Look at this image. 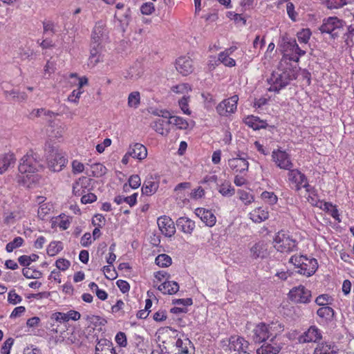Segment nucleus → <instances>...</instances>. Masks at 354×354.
Returning a JSON list of instances; mask_svg holds the SVG:
<instances>
[{
  "label": "nucleus",
  "mask_w": 354,
  "mask_h": 354,
  "mask_svg": "<svg viewBox=\"0 0 354 354\" xmlns=\"http://www.w3.org/2000/svg\"><path fill=\"white\" fill-rule=\"evenodd\" d=\"M23 275L27 279H39L41 276V272L29 268L22 270Z\"/></svg>",
  "instance_id": "obj_53"
},
{
  "label": "nucleus",
  "mask_w": 354,
  "mask_h": 354,
  "mask_svg": "<svg viewBox=\"0 0 354 354\" xmlns=\"http://www.w3.org/2000/svg\"><path fill=\"white\" fill-rule=\"evenodd\" d=\"M15 161V155L12 153L1 155L0 156V174L5 173L10 167H13Z\"/></svg>",
  "instance_id": "obj_28"
},
{
  "label": "nucleus",
  "mask_w": 354,
  "mask_h": 354,
  "mask_svg": "<svg viewBox=\"0 0 354 354\" xmlns=\"http://www.w3.org/2000/svg\"><path fill=\"white\" fill-rule=\"evenodd\" d=\"M48 167L54 172L63 169L68 162V158L62 151L52 149L46 158Z\"/></svg>",
  "instance_id": "obj_8"
},
{
  "label": "nucleus",
  "mask_w": 354,
  "mask_h": 354,
  "mask_svg": "<svg viewBox=\"0 0 354 354\" xmlns=\"http://www.w3.org/2000/svg\"><path fill=\"white\" fill-rule=\"evenodd\" d=\"M272 160L281 169L290 170L294 167L290 155L281 149H274L272 152Z\"/></svg>",
  "instance_id": "obj_10"
},
{
  "label": "nucleus",
  "mask_w": 354,
  "mask_h": 354,
  "mask_svg": "<svg viewBox=\"0 0 354 354\" xmlns=\"http://www.w3.org/2000/svg\"><path fill=\"white\" fill-rule=\"evenodd\" d=\"M317 315L326 321H331L334 317L335 311L329 306H322L317 310Z\"/></svg>",
  "instance_id": "obj_38"
},
{
  "label": "nucleus",
  "mask_w": 354,
  "mask_h": 354,
  "mask_svg": "<svg viewBox=\"0 0 354 354\" xmlns=\"http://www.w3.org/2000/svg\"><path fill=\"white\" fill-rule=\"evenodd\" d=\"M331 297L327 294H324L318 296L315 299V303L322 306H326L328 304H330L332 301Z\"/></svg>",
  "instance_id": "obj_55"
},
{
  "label": "nucleus",
  "mask_w": 354,
  "mask_h": 354,
  "mask_svg": "<svg viewBox=\"0 0 354 354\" xmlns=\"http://www.w3.org/2000/svg\"><path fill=\"white\" fill-rule=\"evenodd\" d=\"M338 349L332 343L324 342L317 345L313 354H337Z\"/></svg>",
  "instance_id": "obj_30"
},
{
  "label": "nucleus",
  "mask_w": 354,
  "mask_h": 354,
  "mask_svg": "<svg viewBox=\"0 0 354 354\" xmlns=\"http://www.w3.org/2000/svg\"><path fill=\"white\" fill-rule=\"evenodd\" d=\"M53 209V205L49 203L41 204L38 209V216L41 220H45L46 216L49 214Z\"/></svg>",
  "instance_id": "obj_48"
},
{
  "label": "nucleus",
  "mask_w": 354,
  "mask_h": 354,
  "mask_svg": "<svg viewBox=\"0 0 354 354\" xmlns=\"http://www.w3.org/2000/svg\"><path fill=\"white\" fill-rule=\"evenodd\" d=\"M95 354H118L112 342L106 339H100L97 341Z\"/></svg>",
  "instance_id": "obj_22"
},
{
  "label": "nucleus",
  "mask_w": 354,
  "mask_h": 354,
  "mask_svg": "<svg viewBox=\"0 0 354 354\" xmlns=\"http://www.w3.org/2000/svg\"><path fill=\"white\" fill-rule=\"evenodd\" d=\"M91 174L86 173L88 176H92L93 177H101L104 176L106 171L107 169L105 166H104L101 163H95L91 165Z\"/></svg>",
  "instance_id": "obj_37"
},
{
  "label": "nucleus",
  "mask_w": 354,
  "mask_h": 354,
  "mask_svg": "<svg viewBox=\"0 0 354 354\" xmlns=\"http://www.w3.org/2000/svg\"><path fill=\"white\" fill-rule=\"evenodd\" d=\"M194 347L188 338H178L175 343L174 354H194Z\"/></svg>",
  "instance_id": "obj_17"
},
{
  "label": "nucleus",
  "mask_w": 354,
  "mask_h": 354,
  "mask_svg": "<svg viewBox=\"0 0 354 354\" xmlns=\"http://www.w3.org/2000/svg\"><path fill=\"white\" fill-rule=\"evenodd\" d=\"M284 346L282 339L278 337H272L263 342L257 349V354H279Z\"/></svg>",
  "instance_id": "obj_12"
},
{
  "label": "nucleus",
  "mask_w": 354,
  "mask_h": 354,
  "mask_svg": "<svg viewBox=\"0 0 354 354\" xmlns=\"http://www.w3.org/2000/svg\"><path fill=\"white\" fill-rule=\"evenodd\" d=\"M274 247L281 252L290 253L297 250V241L292 239L288 232L281 230L274 239Z\"/></svg>",
  "instance_id": "obj_7"
},
{
  "label": "nucleus",
  "mask_w": 354,
  "mask_h": 354,
  "mask_svg": "<svg viewBox=\"0 0 354 354\" xmlns=\"http://www.w3.org/2000/svg\"><path fill=\"white\" fill-rule=\"evenodd\" d=\"M346 26L345 22L337 17H329L323 20L319 28L322 33L329 34L333 39L339 37Z\"/></svg>",
  "instance_id": "obj_5"
},
{
  "label": "nucleus",
  "mask_w": 354,
  "mask_h": 354,
  "mask_svg": "<svg viewBox=\"0 0 354 354\" xmlns=\"http://www.w3.org/2000/svg\"><path fill=\"white\" fill-rule=\"evenodd\" d=\"M115 340L120 347H126L127 346V336L123 332H118L115 337Z\"/></svg>",
  "instance_id": "obj_58"
},
{
  "label": "nucleus",
  "mask_w": 354,
  "mask_h": 354,
  "mask_svg": "<svg viewBox=\"0 0 354 354\" xmlns=\"http://www.w3.org/2000/svg\"><path fill=\"white\" fill-rule=\"evenodd\" d=\"M104 33V27L102 24L97 23L93 28L92 32V44H96L97 46H100V39L103 37Z\"/></svg>",
  "instance_id": "obj_36"
},
{
  "label": "nucleus",
  "mask_w": 354,
  "mask_h": 354,
  "mask_svg": "<svg viewBox=\"0 0 354 354\" xmlns=\"http://www.w3.org/2000/svg\"><path fill=\"white\" fill-rule=\"evenodd\" d=\"M102 61V59L100 46H97L96 44H92L88 58V65L94 67L97 63Z\"/></svg>",
  "instance_id": "obj_33"
},
{
  "label": "nucleus",
  "mask_w": 354,
  "mask_h": 354,
  "mask_svg": "<svg viewBox=\"0 0 354 354\" xmlns=\"http://www.w3.org/2000/svg\"><path fill=\"white\" fill-rule=\"evenodd\" d=\"M322 338V333L320 329L316 326H311L299 337L300 343L317 342Z\"/></svg>",
  "instance_id": "obj_16"
},
{
  "label": "nucleus",
  "mask_w": 354,
  "mask_h": 354,
  "mask_svg": "<svg viewBox=\"0 0 354 354\" xmlns=\"http://www.w3.org/2000/svg\"><path fill=\"white\" fill-rule=\"evenodd\" d=\"M176 225L183 233L191 234L195 228V223L187 217H180L176 221Z\"/></svg>",
  "instance_id": "obj_25"
},
{
  "label": "nucleus",
  "mask_w": 354,
  "mask_h": 354,
  "mask_svg": "<svg viewBox=\"0 0 354 354\" xmlns=\"http://www.w3.org/2000/svg\"><path fill=\"white\" fill-rule=\"evenodd\" d=\"M44 34H49L50 35H54L57 30L55 28V24L50 20H44L42 22Z\"/></svg>",
  "instance_id": "obj_50"
},
{
  "label": "nucleus",
  "mask_w": 354,
  "mask_h": 354,
  "mask_svg": "<svg viewBox=\"0 0 354 354\" xmlns=\"http://www.w3.org/2000/svg\"><path fill=\"white\" fill-rule=\"evenodd\" d=\"M41 165L37 160L36 154L30 151L21 158L19 171L21 174H27L26 176L28 177L29 174L38 171Z\"/></svg>",
  "instance_id": "obj_9"
},
{
  "label": "nucleus",
  "mask_w": 354,
  "mask_h": 354,
  "mask_svg": "<svg viewBox=\"0 0 354 354\" xmlns=\"http://www.w3.org/2000/svg\"><path fill=\"white\" fill-rule=\"evenodd\" d=\"M63 249L62 243L60 241H53L47 248V254L53 257L58 254Z\"/></svg>",
  "instance_id": "obj_43"
},
{
  "label": "nucleus",
  "mask_w": 354,
  "mask_h": 354,
  "mask_svg": "<svg viewBox=\"0 0 354 354\" xmlns=\"http://www.w3.org/2000/svg\"><path fill=\"white\" fill-rule=\"evenodd\" d=\"M244 122L254 130L265 129L267 127V123L265 121L261 120L259 117L254 115L247 116L244 120Z\"/></svg>",
  "instance_id": "obj_31"
},
{
  "label": "nucleus",
  "mask_w": 354,
  "mask_h": 354,
  "mask_svg": "<svg viewBox=\"0 0 354 354\" xmlns=\"http://www.w3.org/2000/svg\"><path fill=\"white\" fill-rule=\"evenodd\" d=\"M158 226L162 234L165 236L171 237L176 232L174 222L167 216H162L158 218Z\"/></svg>",
  "instance_id": "obj_14"
},
{
  "label": "nucleus",
  "mask_w": 354,
  "mask_h": 354,
  "mask_svg": "<svg viewBox=\"0 0 354 354\" xmlns=\"http://www.w3.org/2000/svg\"><path fill=\"white\" fill-rule=\"evenodd\" d=\"M236 49V46H232L218 54V60L225 66L232 67L236 65V62L230 55Z\"/></svg>",
  "instance_id": "obj_27"
},
{
  "label": "nucleus",
  "mask_w": 354,
  "mask_h": 354,
  "mask_svg": "<svg viewBox=\"0 0 354 354\" xmlns=\"http://www.w3.org/2000/svg\"><path fill=\"white\" fill-rule=\"evenodd\" d=\"M218 192L223 196L230 197L235 194V189L229 181L223 182L218 189Z\"/></svg>",
  "instance_id": "obj_39"
},
{
  "label": "nucleus",
  "mask_w": 354,
  "mask_h": 354,
  "mask_svg": "<svg viewBox=\"0 0 354 354\" xmlns=\"http://www.w3.org/2000/svg\"><path fill=\"white\" fill-rule=\"evenodd\" d=\"M155 10L154 4L152 2H147L143 3L140 7V11L142 15H149Z\"/></svg>",
  "instance_id": "obj_56"
},
{
  "label": "nucleus",
  "mask_w": 354,
  "mask_h": 354,
  "mask_svg": "<svg viewBox=\"0 0 354 354\" xmlns=\"http://www.w3.org/2000/svg\"><path fill=\"white\" fill-rule=\"evenodd\" d=\"M54 223L55 225H57L60 229L63 230L68 229L70 226V221L65 216H59V218H57Z\"/></svg>",
  "instance_id": "obj_57"
},
{
  "label": "nucleus",
  "mask_w": 354,
  "mask_h": 354,
  "mask_svg": "<svg viewBox=\"0 0 354 354\" xmlns=\"http://www.w3.org/2000/svg\"><path fill=\"white\" fill-rule=\"evenodd\" d=\"M14 339L8 338L6 339L1 348V354H10V348L13 344Z\"/></svg>",
  "instance_id": "obj_63"
},
{
  "label": "nucleus",
  "mask_w": 354,
  "mask_h": 354,
  "mask_svg": "<svg viewBox=\"0 0 354 354\" xmlns=\"http://www.w3.org/2000/svg\"><path fill=\"white\" fill-rule=\"evenodd\" d=\"M158 289L163 294L173 295L179 290V285L174 281H167L161 283Z\"/></svg>",
  "instance_id": "obj_34"
},
{
  "label": "nucleus",
  "mask_w": 354,
  "mask_h": 354,
  "mask_svg": "<svg viewBox=\"0 0 354 354\" xmlns=\"http://www.w3.org/2000/svg\"><path fill=\"white\" fill-rule=\"evenodd\" d=\"M84 170V165L77 160L72 162V172L74 174H77L83 172Z\"/></svg>",
  "instance_id": "obj_62"
},
{
  "label": "nucleus",
  "mask_w": 354,
  "mask_h": 354,
  "mask_svg": "<svg viewBox=\"0 0 354 354\" xmlns=\"http://www.w3.org/2000/svg\"><path fill=\"white\" fill-rule=\"evenodd\" d=\"M268 254L267 244L264 241L255 243L250 248V257L254 259H263Z\"/></svg>",
  "instance_id": "obj_23"
},
{
  "label": "nucleus",
  "mask_w": 354,
  "mask_h": 354,
  "mask_svg": "<svg viewBox=\"0 0 354 354\" xmlns=\"http://www.w3.org/2000/svg\"><path fill=\"white\" fill-rule=\"evenodd\" d=\"M289 262L292 263L298 270L299 274L306 277L312 276L318 268V263L315 258H308L304 255H293Z\"/></svg>",
  "instance_id": "obj_2"
},
{
  "label": "nucleus",
  "mask_w": 354,
  "mask_h": 354,
  "mask_svg": "<svg viewBox=\"0 0 354 354\" xmlns=\"http://www.w3.org/2000/svg\"><path fill=\"white\" fill-rule=\"evenodd\" d=\"M319 208L331 216L337 221H341L337 207L331 203L323 201V203H320Z\"/></svg>",
  "instance_id": "obj_35"
},
{
  "label": "nucleus",
  "mask_w": 354,
  "mask_h": 354,
  "mask_svg": "<svg viewBox=\"0 0 354 354\" xmlns=\"http://www.w3.org/2000/svg\"><path fill=\"white\" fill-rule=\"evenodd\" d=\"M55 265L59 270L65 271L69 268L71 263L67 259H59L56 261Z\"/></svg>",
  "instance_id": "obj_64"
},
{
  "label": "nucleus",
  "mask_w": 354,
  "mask_h": 354,
  "mask_svg": "<svg viewBox=\"0 0 354 354\" xmlns=\"http://www.w3.org/2000/svg\"><path fill=\"white\" fill-rule=\"evenodd\" d=\"M24 243V239L17 236L12 241L9 242L6 247V250L8 252H12L15 249L19 248Z\"/></svg>",
  "instance_id": "obj_51"
},
{
  "label": "nucleus",
  "mask_w": 354,
  "mask_h": 354,
  "mask_svg": "<svg viewBox=\"0 0 354 354\" xmlns=\"http://www.w3.org/2000/svg\"><path fill=\"white\" fill-rule=\"evenodd\" d=\"M295 78V74L290 70L274 71L272 73L270 78L268 79V82L270 84L268 91L279 92Z\"/></svg>",
  "instance_id": "obj_4"
},
{
  "label": "nucleus",
  "mask_w": 354,
  "mask_h": 354,
  "mask_svg": "<svg viewBox=\"0 0 354 354\" xmlns=\"http://www.w3.org/2000/svg\"><path fill=\"white\" fill-rule=\"evenodd\" d=\"M169 119L165 120L162 118H158L151 124V128L158 133L162 136H167L169 133Z\"/></svg>",
  "instance_id": "obj_24"
},
{
  "label": "nucleus",
  "mask_w": 354,
  "mask_h": 354,
  "mask_svg": "<svg viewBox=\"0 0 354 354\" xmlns=\"http://www.w3.org/2000/svg\"><path fill=\"white\" fill-rule=\"evenodd\" d=\"M289 299L297 304H308L311 301V291L305 286L299 285L293 287L288 293Z\"/></svg>",
  "instance_id": "obj_11"
},
{
  "label": "nucleus",
  "mask_w": 354,
  "mask_h": 354,
  "mask_svg": "<svg viewBox=\"0 0 354 354\" xmlns=\"http://www.w3.org/2000/svg\"><path fill=\"white\" fill-rule=\"evenodd\" d=\"M155 262L160 267H168L171 264V258L166 254H161L156 258Z\"/></svg>",
  "instance_id": "obj_46"
},
{
  "label": "nucleus",
  "mask_w": 354,
  "mask_h": 354,
  "mask_svg": "<svg viewBox=\"0 0 354 354\" xmlns=\"http://www.w3.org/2000/svg\"><path fill=\"white\" fill-rule=\"evenodd\" d=\"M281 50L283 53L282 60H289L298 62L299 58L304 56L306 51L301 49L295 39L288 37H283L280 44Z\"/></svg>",
  "instance_id": "obj_3"
},
{
  "label": "nucleus",
  "mask_w": 354,
  "mask_h": 354,
  "mask_svg": "<svg viewBox=\"0 0 354 354\" xmlns=\"http://www.w3.org/2000/svg\"><path fill=\"white\" fill-rule=\"evenodd\" d=\"M239 97L234 95L221 101L216 107V112L221 116H227L234 113L237 109Z\"/></svg>",
  "instance_id": "obj_13"
},
{
  "label": "nucleus",
  "mask_w": 354,
  "mask_h": 354,
  "mask_svg": "<svg viewBox=\"0 0 354 354\" xmlns=\"http://www.w3.org/2000/svg\"><path fill=\"white\" fill-rule=\"evenodd\" d=\"M239 199L246 205L252 203L254 201V196L250 193L240 190L239 191Z\"/></svg>",
  "instance_id": "obj_54"
},
{
  "label": "nucleus",
  "mask_w": 354,
  "mask_h": 354,
  "mask_svg": "<svg viewBox=\"0 0 354 354\" xmlns=\"http://www.w3.org/2000/svg\"><path fill=\"white\" fill-rule=\"evenodd\" d=\"M311 36V31L308 28L302 29L297 33L298 41L300 44H308Z\"/></svg>",
  "instance_id": "obj_49"
},
{
  "label": "nucleus",
  "mask_w": 354,
  "mask_h": 354,
  "mask_svg": "<svg viewBox=\"0 0 354 354\" xmlns=\"http://www.w3.org/2000/svg\"><path fill=\"white\" fill-rule=\"evenodd\" d=\"M176 68L183 75H187L193 71V62L189 57H180L176 62Z\"/></svg>",
  "instance_id": "obj_19"
},
{
  "label": "nucleus",
  "mask_w": 354,
  "mask_h": 354,
  "mask_svg": "<svg viewBox=\"0 0 354 354\" xmlns=\"http://www.w3.org/2000/svg\"><path fill=\"white\" fill-rule=\"evenodd\" d=\"M249 346L248 341L244 338L239 336H232L229 339L228 347L230 351H233L234 353L247 351Z\"/></svg>",
  "instance_id": "obj_18"
},
{
  "label": "nucleus",
  "mask_w": 354,
  "mask_h": 354,
  "mask_svg": "<svg viewBox=\"0 0 354 354\" xmlns=\"http://www.w3.org/2000/svg\"><path fill=\"white\" fill-rule=\"evenodd\" d=\"M284 330V326L279 321L272 322L269 324L260 323L253 330L252 339L255 343H263L277 337Z\"/></svg>",
  "instance_id": "obj_1"
},
{
  "label": "nucleus",
  "mask_w": 354,
  "mask_h": 354,
  "mask_svg": "<svg viewBox=\"0 0 354 354\" xmlns=\"http://www.w3.org/2000/svg\"><path fill=\"white\" fill-rule=\"evenodd\" d=\"M192 90L189 84L183 83L171 87V91L175 93L185 94Z\"/></svg>",
  "instance_id": "obj_52"
},
{
  "label": "nucleus",
  "mask_w": 354,
  "mask_h": 354,
  "mask_svg": "<svg viewBox=\"0 0 354 354\" xmlns=\"http://www.w3.org/2000/svg\"><path fill=\"white\" fill-rule=\"evenodd\" d=\"M261 196L264 202L270 205H274L277 203L278 198L272 192H263Z\"/></svg>",
  "instance_id": "obj_47"
},
{
  "label": "nucleus",
  "mask_w": 354,
  "mask_h": 354,
  "mask_svg": "<svg viewBox=\"0 0 354 354\" xmlns=\"http://www.w3.org/2000/svg\"><path fill=\"white\" fill-rule=\"evenodd\" d=\"M195 214L208 227H212L216 224V218L210 210L198 207L195 209Z\"/></svg>",
  "instance_id": "obj_20"
},
{
  "label": "nucleus",
  "mask_w": 354,
  "mask_h": 354,
  "mask_svg": "<svg viewBox=\"0 0 354 354\" xmlns=\"http://www.w3.org/2000/svg\"><path fill=\"white\" fill-rule=\"evenodd\" d=\"M21 300V297L17 294L15 290H11L9 292L8 295V301L9 303L15 305L20 303Z\"/></svg>",
  "instance_id": "obj_60"
},
{
  "label": "nucleus",
  "mask_w": 354,
  "mask_h": 354,
  "mask_svg": "<svg viewBox=\"0 0 354 354\" xmlns=\"http://www.w3.org/2000/svg\"><path fill=\"white\" fill-rule=\"evenodd\" d=\"M3 94L6 98L11 97L12 99L18 102L25 101L27 99V95L25 93H21L15 89L11 91H4Z\"/></svg>",
  "instance_id": "obj_40"
},
{
  "label": "nucleus",
  "mask_w": 354,
  "mask_h": 354,
  "mask_svg": "<svg viewBox=\"0 0 354 354\" xmlns=\"http://www.w3.org/2000/svg\"><path fill=\"white\" fill-rule=\"evenodd\" d=\"M91 180L86 176H82L73 185V193L80 196L88 191Z\"/></svg>",
  "instance_id": "obj_21"
},
{
  "label": "nucleus",
  "mask_w": 354,
  "mask_h": 354,
  "mask_svg": "<svg viewBox=\"0 0 354 354\" xmlns=\"http://www.w3.org/2000/svg\"><path fill=\"white\" fill-rule=\"evenodd\" d=\"M129 151L132 158L140 160L146 158L147 156V148L143 145L140 143H135L132 145H130Z\"/></svg>",
  "instance_id": "obj_26"
},
{
  "label": "nucleus",
  "mask_w": 354,
  "mask_h": 354,
  "mask_svg": "<svg viewBox=\"0 0 354 354\" xmlns=\"http://www.w3.org/2000/svg\"><path fill=\"white\" fill-rule=\"evenodd\" d=\"M129 186L132 189H137L140 186L141 184V180L138 175H132L129 178Z\"/></svg>",
  "instance_id": "obj_61"
},
{
  "label": "nucleus",
  "mask_w": 354,
  "mask_h": 354,
  "mask_svg": "<svg viewBox=\"0 0 354 354\" xmlns=\"http://www.w3.org/2000/svg\"><path fill=\"white\" fill-rule=\"evenodd\" d=\"M268 217V212L262 207L256 208L250 213V219L257 223L266 221Z\"/></svg>",
  "instance_id": "obj_32"
},
{
  "label": "nucleus",
  "mask_w": 354,
  "mask_h": 354,
  "mask_svg": "<svg viewBox=\"0 0 354 354\" xmlns=\"http://www.w3.org/2000/svg\"><path fill=\"white\" fill-rule=\"evenodd\" d=\"M140 103V95L138 91L131 92L128 97V106L136 109Z\"/></svg>",
  "instance_id": "obj_44"
},
{
  "label": "nucleus",
  "mask_w": 354,
  "mask_h": 354,
  "mask_svg": "<svg viewBox=\"0 0 354 354\" xmlns=\"http://www.w3.org/2000/svg\"><path fill=\"white\" fill-rule=\"evenodd\" d=\"M158 183L153 180L152 176H150L143 183L142 187V193L147 196L152 195L158 190Z\"/></svg>",
  "instance_id": "obj_29"
},
{
  "label": "nucleus",
  "mask_w": 354,
  "mask_h": 354,
  "mask_svg": "<svg viewBox=\"0 0 354 354\" xmlns=\"http://www.w3.org/2000/svg\"><path fill=\"white\" fill-rule=\"evenodd\" d=\"M353 0H325L324 3L329 9H337L351 3Z\"/></svg>",
  "instance_id": "obj_45"
},
{
  "label": "nucleus",
  "mask_w": 354,
  "mask_h": 354,
  "mask_svg": "<svg viewBox=\"0 0 354 354\" xmlns=\"http://www.w3.org/2000/svg\"><path fill=\"white\" fill-rule=\"evenodd\" d=\"M288 180L290 184L292 189L298 192L301 188H305L306 192H310L314 194L315 187L308 184V180L306 176L301 173L299 169L291 168L288 170Z\"/></svg>",
  "instance_id": "obj_6"
},
{
  "label": "nucleus",
  "mask_w": 354,
  "mask_h": 354,
  "mask_svg": "<svg viewBox=\"0 0 354 354\" xmlns=\"http://www.w3.org/2000/svg\"><path fill=\"white\" fill-rule=\"evenodd\" d=\"M170 124L175 125L179 129H187L189 124L186 120L178 116H172L169 118Z\"/></svg>",
  "instance_id": "obj_41"
},
{
  "label": "nucleus",
  "mask_w": 354,
  "mask_h": 354,
  "mask_svg": "<svg viewBox=\"0 0 354 354\" xmlns=\"http://www.w3.org/2000/svg\"><path fill=\"white\" fill-rule=\"evenodd\" d=\"M228 165L234 172L243 173L248 170L249 163L247 158L239 153L236 157L228 160Z\"/></svg>",
  "instance_id": "obj_15"
},
{
  "label": "nucleus",
  "mask_w": 354,
  "mask_h": 354,
  "mask_svg": "<svg viewBox=\"0 0 354 354\" xmlns=\"http://www.w3.org/2000/svg\"><path fill=\"white\" fill-rule=\"evenodd\" d=\"M342 39L346 43L347 46H352L354 44L353 37H354V26H349L346 28V31H343Z\"/></svg>",
  "instance_id": "obj_42"
},
{
  "label": "nucleus",
  "mask_w": 354,
  "mask_h": 354,
  "mask_svg": "<svg viewBox=\"0 0 354 354\" xmlns=\"http://www.w3.org/2000/svg\"><path fill=\"white\" fill-rule=\"evenodd\" d=\"M50 319L52 322H57L59 323L67 322L65 313L62 312H56L53 313Z\"/></svg>",
  "instance_id": "obj_59"
}]
</instances>
